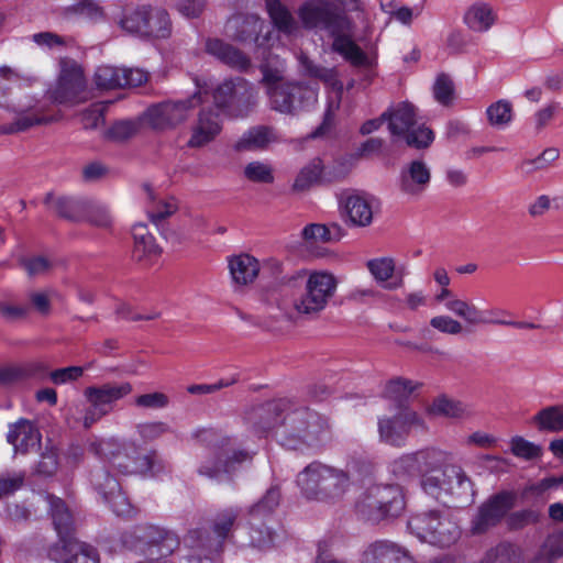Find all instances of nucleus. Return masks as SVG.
Returning a JSON list of instances; mask_svg holds the SVG:
<instances>
[{"instance_id": "nucleus-1", "label": "nucleus", "mask_w": 563, "mask_h": 563, "mask_svg": "<svg viewBox=\"0 0 563 563\" xmlns=\"http://www.w3.org/2000/svg\"><path fill=\"white\" fill-rule=\"evenodd\" d=\"M344 7L330 0H307L298 8V18L306 30L324 31L332 38L331 49L354 66L366 67L369 59L354 41V21Z\"/></svg>"}, {"instance_id": "nucleus-2", "label": "nucleus", "mask_w": 563, "mask_h": 563, "mask_svg": "<svg viewBox=\"0 0 563 563\" xmlns=\"http://www.w3.org/2000/svg\"><path fill=\"white\" fill-rule=\"evenodd\" d=\"M371 472L372 465L358 459H351L344 465L313 461L298 473L297 485L308 500L336 504Z\"/></svg>"}, {"instance_id": "nucleus-3", "label": "nucleus", "mask_w": 563, "mask_h": 563, "mask_svg": "<svg viewBox=\"0 0 563 563\" xmlns=\"http://www.w3.org/2000/svg\"><path fill=\"white\" fill-rule=\"evenodd\" d=\"M329 438L328 419L291 399V408L285 411L283 428L278 431L280 445L289 450H302L321 445Z\"/></svg>"}, {"instance_id": "nucleus-4", "label": "nucleus", "mask_w": 563, "mask_h": 563, "mask_svg": "<svg viewBox=\"0 0 563 563\" xmlns=\"http://www.w3.org/2000/svg\"><path fill=\"white\" fill-rule=\"evenodd\" d=\"M283 283L292 288L303 287V292L294 299V309L310 318L324 310L338 286L336 278L325 272H314L307 277L305 271H298L284 276Z\"/></svg>"}, {"instance_id": "nucleus-5", "label": "nucleus", "mask_w": 563, "mask_h": 563, "mask_svg": "<svg viewBox=\"0 0 563 563\" xmlns=\"http://www.w3.org/2000/svg\"><path fill=\"white\" fill-rule=\"evenodd\" d=\"M19 79V75L9 66L0 67V106L14 112L13 122L0 125V134H14L30 130L35 125L48 124L55 119L46 115L44 107L31 99L27 102L9 100V87L5 81Z\"/></svg>"}, {"instance_id": "nucleus-6", "label": "nucleus", "mask_w": 563, "mask_h": 563, "mask_svg": "<svg viewBox=\"0 0 563 563\" xmlns=\"http://www.w3.org/2000/svg\"><path fill=\"white\" fill-rule=\"evenodd\" d=\"M405 509V493L397 484L375 485L368 488L358 505V512L372 523L396 519Z\"/></svg>"}, {"instance_id": "nucleus-7", "label": "nucleus", "mask_w": 563, "mask_h": 563, "mask_svg": "<svg viewBox=\"0 0 563 563\" xmlns=\"http://www.w3.org/2000/svg\"><path fill=\"white\" fill-rule=\"evenodd\" d=\"M388 130L398 141L416 150H426L434 141L433 131L417 120V110L409 102H401L386 111Z\"/></svg>"}, {"instance_id": "nucleus-8", "label": "nucleus", "mask_w": 563, "mask_h": 563, "mask_svg": "<svg viewBox=\"0 0 563 563\" xmlns=\"http://www.w3.org/2000/svg\"><path fill=\"white\" fill-rule=\"evenodd\" d=\"M124 542L146 560L156 561H167V556L179 547V539L174 532L147 523L135 527Z\"/></svg>"}, {"instance_id": "nucleus-9", "label": "nucleus", "mask_w": 563, "mask_h": 563, "mask_svg": "<svg viewBox=\"0 0 563 563\" xmlns=\"http://www.w3.org/2000/svg\"><path fill=\"white\" fill-rule=\"evenodd\" d=\"M408 529L421 541L441 548L454 543L459 536L457 526L440 510H429L411 516Z\"/></svg>"}, {"instance_id": "nucleus-10", "label": "nucleus", "mask_w": 563, "mask_h": 563, "mask_svg": "<svg viewBox=\"0 0 563 563\" xmlns=\"http://www.w3.org/2000/svg\"><path fill=\"white\" fill-rule=\"evenodd\" d=\"M272 110L287 115H297L318 101V86L303 81H285L267 90Z\"/></svg>"}, {"instance_id": "nucleus-11", "label": "nucleus", "mask_w": 563, "mask_h": 563, "mask_svg": "<svg viewBox=\"0 0 563 563\" xmlns=\"http://www.w3.org/2000/svg\"><path fill=\"white\" fill-rule=\"evenodd\" d=\"M217 108L227 110L234 117L247 115L257 103L255 87L242 77L230 79L213 92Z\"/></svg>"}, {"instance_id": "nucleus-12", "label": "nucleus", "mask_w": 563, "mask_h": 563, "mask_svg": "<svg viewBox=\"0 0 563 563\" xmlns=\"http://www.w3.org/2000/svg\"><path fill=\"white\" fill-rule=\"evenodd\" d=\"M467 495L473 493V483L461 467L446 465L437 471L424 474L421 478V487L431 497L442 500L448 495Z\"/></svg>"}, {"instance_id": "nucleus-13", "label": "nucleus", "mask_w": 563, "mask_h": 563, "mask_svg": "<svg viewBox=\"0 0 563 563\" xmlns=\"http://www.w3.org/2000/svg\"><path fill=\"white\" fill-rule=\"evenodd\" d=\"M202 103V93L178 101H163L151 106L143 114L148 125L158 131L170 130L185 122L191 109Z\"/></svg>"}, {"instance_id": "nucleus-14", "label": "nucleus", "mask_w": 563, "mask_h": 563, "mask_svg": "<svg viewBox=\"0 0 563 563\" xmlns=\"http://www.w3.org/2000/svg\"><path fill=\"white\" fill-rule=\"evenodd\" d=\"M516 501L517 494L511 490H500L489 496L472 518L471 532L479 536L497 527L516 506Z\"/></svg>"}, {"instance_id": "nucleus-15", "label": "nucleus", "mask_w": 563, "mask_h": 563, "mask_svg": "<svg viewBox=\"0 0 563 563\" xmlns=\"http://www.w3.org/2000/svg\"><path fill=\"white\" fill-rule=\"evenodd\" d=\"M412 429L427 430L423 419L410 407H397L391 417L378 420V433L383 442L393 446H402Z\"/></svg>"}, {"instance_id": "nucleus-16", "label": "nucleus", "mask_w": 563, "mask_h": 563, "mask_svg": "<svg viewBox=\"0 0 563 563\" xmlns=\"http://www.w3.org/2000/svg\"><path fill=\"white\" fill-rule=\"evenodd\" d=\"M300 65L305 75L322 81L324 85L331 87L332 90L336 93V100H330L328 102V108L324 112L322 123L311 133V137L316 139L324 135L332 126L334 112L340 107L343 92V84L338 78L335 68H327L322 65H318L306 55L300 56Z\"/></svg>"}, {"instance_id": "nucleus-17", "label": "nucleus", "mask_w": 563, "mask_h": 563, "mask_svg": "<svg viewBox=\"0 0 563 563\" xmlns=\"http://www.w3.org/2000/svg\"><path fill=\"white\" fill-rule=\"evenodd\" d=\"M221 451L222 454L214 455L199 466L200 475L216 481H219L222 474L231 478L243 465L251 464L256 455V451L245 448L229 450L228 446Z\"/></svg>"}, {"instance_id": "nucleus-18", "label": "nucleus", "mask_w": 563, "mask_h": 563, "mask_svg": "<svg viewBox=\"0 0 563 563\" xmlns=\"http://www.w3.org/2000/svg\"><path fill=\"white\" fill-rule=\"evenodd\" d=\"M49 95L51 99L59 104L73 106L86 101V80L81 68L76 64L64 67L56 87Z\"/></svg>"}, {"instance_id": "nucleus-19", "label": "nucleus", "mask_w": 563, "mask_h": 563, "mask_svg": "<svg viewBox=\"0 0 563 563\" xmlns=\"http://www.w3.org/2000/svg\"><path fill=\"white\" fill-rule=\"evenodd\" d=\"M89 452L102 461L109 462L123 475H133L137 446L134 443L121 444L113 439L93 441L89 444Z\"/></svg>"}, {"instance_id": "nucleus-20", "label": "nucleus", "mask_w": 563, "mask_h": 563, "mask_svg": "<svg viewBox=\"0 0 563 563\" xmlns=\"http://www.w3.org/2000/svg\"><path fill=\"white\" fill-rule=\"evenodd\" d=\"M291 408V399L279 398L257 405L249 409L244 420L257 433H267L277 426L283 428L285 411Z\"/></svg>"}, {"instance_id": "nucleus-21", "label": "nucleus", "mask_w": 563, "mask_h": 563, "mask_svg": "<svg viewBox=\"0 0 563 563\" xmlns=\"http://www.w3.org/2000/svg\"><path fill=\"white\" fill-rule=\"evenodd\" d=\"M132 391L131 383L123 382L120 384L106 383L99 386H89L85 389L84 394L89 405L95 408L96 413L107 416L113 410L114 404L118 400L126 397Z\"/></svg>"}, {"instance_id": "nucleus-22", "label": "nucleus", "mask_w": 563, "mask_h": 563, "mask_svg": "<svg viewBox=\"0 0 563 563\" xmlns=\"http://www.w3.org/2000/svg\"><path fill=\"white\" fill-rule=\"evenodd\" d=\"M222 130V120L218 109L208 106L201 107L196 121L191 125V135L187 145L200 148L212 142Z\"/></svg>"}, {"instance_id": "nucleus-23", "label": "nucleus", "mask_w": 563, "mask_h": 563, "mask_svg": "<svg viewBox=\"0 0 563 563\" xmlns=\"http://www.w3.org/2000/svg\"><path fill=\"white\" fill-rule=\"evenodd\" d=\"M47 556L56 563H100L97 549L76 538L53 544Z\"/></svg>"}, {"instance_id": "nucleus-24", "label": "nucleus", "mask_w": 563, "mask_h": 563, "mask_svg": "<svg viewBox=\"0 0 563 563\" xmlns=\"http://www.w3.org/2000/svg\"><path fill=\"white\" fill-rule=\"evenodd\" d=\"M205 49L209 55L236 71L249 73L253 69L251 57L247 54L220 38H207Z\"/></svg>"}, {"instance_id": "nucleus-25", "label": "nucleus", "mask_w": 563, "mask_h": 563, "mask_svg": "<svg viewBox=\"0 0 563 563\" xmlns=\"http://www.w3.org/2000/svg\"><path fill=\"white\" fill-rule=\"evenodd\" d=\"M431 170L422 158L412 159L406 164L399 175V188L409 196H419L428 187Z\"/></svg>"}, {"instance_id": "nucleus-26", "label": "nucleus", "mask_w": 563, "mask_h": 563, "mask_svg": "<svg viewBox=\"0 0 563 563\" xmlns=\"http://www.w3.org/2000/svg\"><path fill=\"white\" fill-rule=\"evenodd\" d=\"M44 498L49 506L53 525L59 538L57 543H64L66 540L75 539V520L66 503L62 498L51 494L45 495Z\"/></svg>"}, {"instance_id": "nucleus-27", "label": "nucleus", "mask_w": 563, "mask_h": 563, "mask_svg": "<svg viewBox=\"0 0 563 563\" xmlns=\"http://www.w3.org/2000/svg\"><path fill=\"white\" fill-rule=\"evenodd\" d=\"M7 439L14 446L15 453L21 454L37 450L41 445L40 431L31 421L25 419H21L11 426Z\"/></svg>"}, {"instance_id": "nucleus-28", "label": "nucleus", "mask_w": 563, "mask_h": 563, "mask_svg": "<svg viewBox=\"0 0 563 563\" xmlns=\"http://www.w3.org/2000/svg\"><path fill=\"white\" fill-rule=\"evenodd\" d=\"M361 563H413L408 552L389 541L372 543L363 553Z\"/></svg>"}, {"instance_id": "nucleus-29", "label": "nucleus", "mask_w": 563, "mask_h": 563, "mask_svg": "<svg viewBox=\"0 0 563 563\" xmlns=\"http://www.w3.org/2000/svg\"><path fill=\"white\" fill-rule=\"evenodd\" d=\"M44 203L59 218L70 222H81L85 219L87 200L67 196H55L48 192Z\"/></svg>"}, {"instance_id": "nucleus-30", "label": "nucleus", "mask_w": 563, "mask_h": 563, "mask_svg": "<svg viewBox=\"0 0 563 563\" xmlns=\"http://www.w3.org/2000/svg\"><path fill=\"white\" fill-rule=\"evenodd\" d=\"M344 216L347 217L346 222L354 227H367L373 221V210L371 199L365 194L352 192L343 200Z\"/></svg>"}, {"instance_id": "nucleus-31", "label": "nucleus", "mask_w": 563, "mask_h": 563, "mask_svg": "<svg viewBox=\"0 0 563 563\" xmlns=\"http://www.w3.org/2000/svg\"><path fill=\"white\" fill-rule=\"evenodd\" d=\"M263 24L264 22L256 15L239 14L228 21L227 29L234 41L247 43L257 41Z\"/></svg>"}, {"instance_id": "nucleus-32", "label": "nucleus", "mask_w": 563, "mask_h": 563, "mask_svg": "<svg viewBox=\"0 0 563 563\" xmlns=\"http://www.w3.org/2000/svg\"><path fill=\"white\" fill-rule=\"evenodd\" d=\"M366 266L377 283H385L384 287L386 289L393 290L404 285V269L396 271L393 258L369 260Z\"/></svg>"}, {"instance_id": "nucleus-33", "label": "nucleus", "mask_w": 563, "mask_h": 563, "mask_svg": "<svg viewBox=\"0 0 563 563\" xmlns=\"http://www.w3.org/2000/svg\"><path fill=\"white\" fill-rule=\"evenodd\" d=\"M278 141L276 130L267 125H257L245 132L235 143L234 148L238 152L263 151L269 144Z\"/></svg>"}, {"instance_id": "nucleus-34", "label": "nucleus", "mask_w": 563, "mask_h": 563, "mask_svg": "<svg viewBox=\"0 0 563 563\" xmlns=\"http://www.w3.org/2000/svg\"><path fill=\"white\" fill-rule=\"evenodd\" d=\"M239 516L238 510L227 509L219 512L213 520V532L216 538H210L207 532L202 530V542L208 544V548L213 551H221L223 541L230 536Z\"/></svg>"}, {"instance_id": "nucleus-35", "label": "nucleus", "mask_w": 563, "mask_h": 563, "mask_svg": "<svg viewBox=\"0 0 563 563\" xmlns=\"http://www.w3.org/2000/svg\"><path fill=\"white\" fill-rule=\"evenodd\" d=\"M232 279L238 285H249L255 280L260 272L258 261L249 255L241 254L229 261Z\"/></svg>"}, {"instance_id": "nucleus-36", "label": "nucleus", "mask_w": 563, "mask_h": 563, "mask_svg": "<svg viewBox=\"0 0 563 563\" xmlns=\"http://www.w3.org/2000/svg\"><path fill=\"white\" fill-rule=\"evenodd\" d=\"M146 24L143 36L166 38L172 33V22L168 13L163 9L148 7Z\"/></svg>"}, {"instance_id": "nucleus-37", "label": "nucleus", "mask_w": 563, "mask_h": 563, "mask_svg": "<svg viewBox=\"0 0 563 563\" xmlns=\"http://www.w3.org/2000/svg\"><path fill=\"white\" fill-rule=\"evenodd\" d=\"M135 456L134 465H131L133 468V475L153 477L162 473L165 468L163 460L158 456L155 450L143 453L140 448H137Z\"/></svg>"}, {"instance_id": "nucleus-38", "label": "nucleus", "mask_w": 563, "mask_h": 563, "mask_svg": "<svg viewBox=\"0 0 563 563\" xmlns=\"http://www.w3.org/2000/svg\"><path fill=\"white\" fill-rule=\"evenodd\" d=\"M282 499V490L278 484L272 485L264 496L251 507L250 517L252 520H262L274 512L279 506Z\"/></svg>"}, {"instance_id": "nucleus-39", "label": "nucleus", "mask_w": 563, "mask_h": 563, "mask_svg": "<svg viewBox=\"0 0 563 563\" xmlns=\"http://www.w3.org/2000/svg\"><path fill=\"white\" fill-rule=\"evenodd\" d=\"M413 454L421 478L424 474H430L441 468L448 460L446 453L435 448L419 450L413 452Z\"/></svg>"}, {"instance_id": "nucleus-40", "label": "nucleus", "mask_w": 563, "mask_h": 563, "mask_svg": "<svg viewBox=\"0 0 563 563\" xmlns=\"http://www.w3.org/2000/svg\"><path fill=\"white\" fill-rule=\"evenodd\" d=\"M143 120V117L118 120L108 129L106 137L113 142H125L140 132Z\"/></svg>"}, {"instance_id": "nucleus-41", "label": "nucleus", "mask_w": 563, "mask_h": 563, "mask_svg": "<svg viewBox=\"0 0 563 563\" xmlns=\"http://www.w3.org/2000/svg\"><path fill=\"white\" fill-rule=\"evenodd\" d=\"M147 13L148 7L146 5L125 9L119 20V25L129 33L143 36Z\"/></svg>"}, {"instance_id": "nucleus-42", "label": "nucleus", "mask_w": 563, "mask_h": 563, "mask_svg": "<svg viewBox=\"0 0 563 563\" xmlns=\"http://www.w3.org/2000/svg\"><path fill=\"white\" fill-rule=\"evenodd\" d=\"M90 482L102 498H108L110 493L118 492L119 486H121L119 481L110 474L104 465H98L91 470Z\"/></svg>"}, {"instance_id": "nucleus-43", "label": "nucleus", "mask_w": 563, "mask_h": 563, "mask_svg": "<svg viewBox=\"0 0 563 563\" xmlns=\"http://www.w3.org/2000/svg\"><path fill=\"white\" fill-rule=\"evenodd\" d=\"M323 164L319 157L313 158L297 175L292 185L294 191H305L313 184L321 183Z\"/></svg>"}, {"instance_id": "nucleus-44", "label": "nucleus", "mask_w": 563, "mask_h": 563, "mask_svg": "<svg viewBox=\"0 0 563 563\" xmlns=\"http://www.w3.org/2000/svg\"><path fill=\"white\" fill-rule=\"evenodd\" d=\"M417 388V385L412 380L402 377H396L390 379L384 389V397L390 399L397 404V407L407 406L406 399Z\"/></svg>"}, {"instance_id": "nucleus-45", "label": "nucleus", "mask_w": 563, "mask_h": 563, "mask_svg": "<svg viewBox=\"0 0 563 563\" xmlns=\"http://www.w3.org/2000/svg\"><path fill=\"white\" fill-rule=\"evenodd\" d=\"M269 16L279 31L291 34L297 30V23L291 13L278 1L267 0Z\"/></svg>"}, {"instance_id": "nucleus-46", "label": "nucleus", "mask_w": 563, "mask_h": 563, "mask_svg": "<svg viewBox=\"0 0 563 563\" xmlns=\"http://www.w3.org/2000/svg\"><path fill=\"white\" fill-rule=\"evenodd\" d=\"M465 21L474 31H487L494 23L493 11L486 4L472 7L465 15Z\"/></svg>"}, {"instance_id": "nucleus-47", "label": "nucleus", "mask_w": 563, "mask_h": 563, "mask_svg": "<svg viewBox=\"0 0 563 563\" xmlns=\"http://www.w3.org/2000/svg\"><path fill=\"white\" fill-rule=\"evenodd\" d=\"M393 475L401 482L410 481L417 476H420L418 464L413 452L404 454L395 460L390 465Z\"/></svg>"}, {"instance_id": "nucleus-48", "label": "nucleus", "mask_w": 563, "mask_h": 563, "mask_svg": "<svg viewBox=\"0 0 563 563\" xmlns=\"http://www.w3.org/2000/svg\"><path fill=\"white\" fill-rule=\"evenodd\" d=\"M533 420L540 430H549L552 432L563 431V412L558 406L542 409Z\"/></svg>"}, {"instance_id": "nucleus-49", "label": "nucleus", "mask_w": 563, "mask_h": 563, "mask_svg": "<svg viewBox=\"0 0 563 563\" xmlns=\"http://www.w3.org/2000/svg\"><path fill=\"white\" fill-rule=\"evenodd\" d=\"M124 74L122 68L100 66L95 74V82L100 89L123 88Z\"/></svg>"}, {"instance_id": "nucleus-50", "label": "nucleus", "mask_w": 563, "mask_h": 563, "mask_svg": "<svg viewBox=\"0 0 563 563\" xmlns=\"http://www.w3.org/2000/svg\"><path fill=\"white\" fill-rule=\"evenodd\" d=\"M486 115L490 125L505 126L512 119L511 103L507 100L496 101L487 108Z\"/></svg>"}, {"instance_id": "nucleus-51", "label": "nucleus", "mask_w": 563, "mask_h": 563, "mask_svg": "<svg viewBox=\"0 0 563 563\" xmlns=\"http://www.w3.org/2000/svg\"><path fill=\"white\" fill-rule=\"evenodd\" d=\"M250 525L251 544L261 550L271 548L274 543V532L261 520H252L251 517Z\"/></svg>"}, {"instance_id": "nucleus-52", "label": "nucleus", "mask_w": 563, "mask_h": 563, "mask_svg": "<svg viewBox=\"0 0 563 563\" xmlns=\"http://www.w3.org/2000/svg\"><path fill=\"white\" fill-rule=\"evenodd\" d=\"M244 176L247 180L258 184H273L274 172L271 165L263 162H251L244 167Z\"/></svg>"}, {"instance_id": "nucleus-53", "label": "nucleus", "mask_w": 563, "mask_h": 563, "mask_svg": "<svg viewBox=\"0 0 563 563\" xmlns=\"http://www.w3.org/2000/svg\"><path fill=\"white\" fill-rule=\"evenodd\" d=\"M454 91L455 87L451 77L444 73L438 75L433 85L435 100L443 106H449L453 101Z\"/></svg>"}, {"instance_id": "nucleus-54", "label": "nucleus", "mask_w": 563, "mask_h": 563, "mask_svg": "<svg viewBox=\"0 0 563 563\" xmlns=\"http://www.w3.org/2000/svg\"><path fill=\"white\" fill-rule=\"evenodd\" d=\"M84 221L101 229H110L112 225V217L109 211L104 207L90 201H87Z\"/></svg>"}, {"instance_id": "nucleus-55", "label": "nucleus", "mask_w": 563, "mask_h": 563, "mask_svg": "<svg viewBox=\"0 0 563 563\" xmlns=\"http://www.w3.org/2000/svg\"><path fill=\"white\" fill-rule=\"evenodd\" d=\"M136 432L140 439L145 442H152L170 431L167 423L163 421L142 422L136 424Z\"/></svg>"}, {"instance_id": "nucleus-56", "label": "nucleus", "mask_w": 563, "mask_h": 563, "mask_svg": "<svg viewBox=\"0 0 563 563\" xmlns=\"http://www.w3.org/2000/svg\"><path fill=\"white\" fill-rule=\"evenodd\" d=\"M133 405L142 409H163L169 405V397L162 391L142 394L134 397Z\"/></svg>"}, {"instance_id": "nucleus-57", "label": "nucleus", "mask_w": 563, "mask_h": 563, "mask_svg": "<svg viewBox=\"0 0 563 563\" xmlns=\"http://www.w3.org/2000/svg\"><path fill=\"white\" fill-rule=\"evenodd\" d=\"M161 252L162 250L155 243L153 235L145 236L134 242L133 256L139 262L157 257Z\"/></svg>"}, {"instance_id": "nucleus-58", "label": "nucleus", "mask_w": 563, "mask_h": 563, "mask_svg": "<svg viewBox=\"0 0 563 563\" xmlns=\"http://www.w3.org/2000/svg\"><path fill=\"white\" fill-rule=\"evenodd\" d=\"M20 263L31 277L45 275L53 267L52 262L42 255L33 256L30 258H22Z\"/></svg>"}, {"instance_id": "nucleus-59", "label": "nucleus", "mask_w": 563, "mask_h": 563, "mask_svg": "<svg viewBox=\"0 0 563 563\" xmlns=\"http://www.w3.org/2000/svg\"><path fill=\"white\" fill-rule=\"evenodd\" d=\"M511 452L518 456L526 460H532L541 454V448L525 440L521 437H515L511 439Z\"/></svg>"}, {"instance_id": "nucleus-60", "label": "nucleus", "mask_w": 563, "mask_h": 563, "mask_svg": "<svg viewBox=\"0 0 563 563\" xmlns=\"http://www.w3.org/2000/svg\"><path fill=\"white\" fill-rule=\"evenodd\" d=\"M58 468L57 453L54 449H46L35 466V473L42 476H52Z\"/></svg>"}, {"instance_id": "nucleus-61", "label": "nucleus", "mask_w": 563, "mask_h": 563, "mask_svg": "<svg viewBox=\"0 0 563 563\" xmlns=\"http://www.w3.org/2000/svg\"><path fill=\"white\" fill-rule=\"evenodd\" d=\"M103 499L111 505V508L117 516L130 517L133 514L132 505L125 494L122 493L121 486H119L118 492L110 493L109 497Z\"/></svg>"}, {"instance_id": "nucleus-62", "label": "nucleus", "mask_w": 563, "mask_h": 563, "mask_svg": "<svg viewBox=\"0 0 563 563\" xmlns=\"http://www.w3.org/2000/svg\"><path fill=\"white\" fill-rule=\"evenodd\" d=\"M539 515L534 510L526 509L507 515L506 522L510 530H520L528 525L537 522Z\"/></svg>"}, {"instance_id": "nucleus-63", "label": "nucleus", "mask_w": 563, "mask_h": 563, "mask_svg": "<svg viewBox=\"0 0 563 563\" xmlns=\"http://www.w3.org/2000/svg\"><path fill=\"white\" fill-rule=\"evenodd\" d=\"M432 412L446 417L457 418L464 413V408L461 402L446 398H439L432 405Z\"/></svg>"}, {"instance_id": "nucleus-64", "label": "nucleus", "mask_w": 563, "mask_h": 563, "mask_svg": "<svg viewBox=\"0 0 563 563\" xmlns=\"http://www.w3.org/2000/svg\"><path fill=\"white\" fill-rule=\"evenodd\" d=\"M541 554L547 556L550 562L563 556V530L548 537Z\"/></svg>"}]
</instances>
